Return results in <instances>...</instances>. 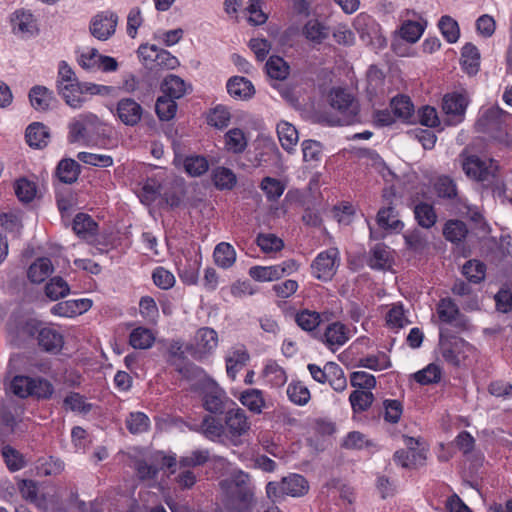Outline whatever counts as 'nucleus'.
I'll return each mask as SVG.
<instances>
[{
  "mask_svg": "<svg viewBox=\"0 0 512 512\" xmlns=\"http://www.w3.org/2000/svg\"><path fill=\"white\" fill-rule=\"evenodd\" d=\"M304 36L315 43H322L329 36V28L317 19L309 20L303 28Z\"/></svg>",
  "mask_w": 512,
  "mask_h": 512,
  "instance_id": "obj_40",
  "label": "nucleus"
},
{
  "mask_svg": "<svg viewBox=\"0 0 512 512\" xmlns=\"http://www.w3.org/2000/svg\"><path fill=\"white\" fill-rule=\"evenodd\" d=\"M12 30L15 34L30 37L36 31L33 15L29 11L16 10L11 16Z\"/></svg>",
  "mask_w": 512,
  "mask_h": 512,
  "instance_id": "obj_18",
  "label": "nucleus"
},
{
  "mask_svg": "<svg viewBox=\"0 0 512 512\" xmlns=\"http://www.w3.org/2000/svg\"><path fill=\"white\" fill-rule=\"evenodd\" d=\"M414 379L421 385L438 383L441 379V368L438 365L431 363L424 369L416 372L414 374Z\"/></svg>",
  "mask_w": 512,
  "mask_h": 512,
  "instance_id": "obj_56",
  "label": "nucleus"
},
{
  "mask_svg": "<svg viewBox=\"0 0 512 512\" xmlns=\"http://www.w3.org/2000/svg\"><path fill=\"white\" fill-rule=\"evenodd\" d=\"M267 75L275 80H284L288 77L290 67L288 63L279 56H270L265 64Z\"/></svg>",
  "mask_w": 512,
  "mask_h": 512,
  "instance_id": "obj_41",
  "label": "nucleus"
},
{
  "mask_svg": "<svg viewBox=\"0 0 512 512\" xmlns=\"http://www.w3.org/2000/svg\"><path fill=\"white\" fill-rule=\"evenodd\" d=\"M249 354L244 348L234 349L226 357L227 375L234 380L237 373L246 365Z\"/></svg>",
  "mask_w": 512,
  "mask_h": 512,
  "instance_id": "obj_31",
  "label": "nucleus"
},
{
  "mask_svg": "<svg viewBox=\"0 0 512 512\" xmlns=\"http://www.w3.org/2000/svg\"><path fill=\"white\" fill-rule=\"evenodd\" d=\"M439 350L443 359L449 365L459 367L465 364L474 348L464 339L449 335L446 329L440 328Z\"/></svg>",
  "mask_w": 512,
  "mask_h": 512,
  "instance_id": "obj_4",
  "label": "nucleus"
},
{
  "mask_svg": "<svg viewBox=\"0 0 512 512\" xmlns=\"http://www.w3.org/2000/svg\"><path fill=\"white\" fill-rule=\"evenodd\" d=\"M126 427L131 434H141L150 427V420L143 412H131L126 418Z\"/></svg>",
  "mask_w": 512,
  "mask_h": 512,
  "instance_id": "obj_49",
  "label": "nucleus"
},
{
  "mask_svg": "<svg viewBox=\"0 0 512 512\" xmlns=\"http://www.w3.org/2000/svg\"><path fill=\"white\" fill-rule=\"evenodd\" d=\"M14 189L17 198L24 203L31 202L36 195L35 184L25 178L17 180Z\"/></svg>",
  "mask_w": 512,
  "mask_h": 512,
  "instance_id": "obj_62",
  "label": "nucleus"
},
{
  "mask_svg": "<svg viewBox=\"0 0 512 512\" xmlns=\"http://www.w3.org/2000/svg\"><path fill=\"white\" fill-rule=\"evenodd\" d=\"M418 225L425 229L432 228L437 222V214L432 204L419 202L413 209Z\"/></svg>",
  "mask_w": 512,
  "mask_h": 512,
  "instance_id": "obj_26",
  "label": "nucleus"
},
{
  "mask_svg": "<svg viewBox=\"0 0 512 512\" xmlns=\"http://www.w3.org/2000/svg\"><path fill=\"white\" fill-rule=\"evenodd\" d=\"M277 135L282 148L292 153L299 140L297 129L287 121H280L277 124Z\"/></svg>",
  "mask_w": 512,
  "mask_h": 512,
  "instance_id": "obj_23",
  "label": "nucleus"
},
{
  "mask_svg": "<svg viewBox=\"0 0 512 512\" xmlns=\"http://www.w3.org/2000/svg\"><path fill=\"white\" fill-rule=\"evenodd\" d=\"M260 188L271 202L277 201L285 191V185L280 180L269 176L262 179Z\"/></svg>",
  "mask_w": 512,
  "mask_h": 512,
  "instance_id": "obj_47",
  "label": "nucleus"
},
{
  "mask_svg": "<svg viewBox=\"0 0 512 512\" xmlns=\"http://www.w3.org/2000/svg\"><path fill=\"white\" fill-rule=\"evenodd\" d=\"M64 405L73 412L87 414L92 409V404L86 402L85 398L76 392H70L64 399Z\"/></svg>",
  "mask_w": 512,
  "mask_h": 512,
  "instance_id": "obj_60",
  "label": "nucleus"
},
{
  "mask_svg": "<svg viewBox=\"0 0 512 512\" xmlns=\"http://www.w3.org/2000/svg\"><path fill=\"white\" fill-rule=\"evenodd\" d=\"M0 447L1 454L4 458V461L11 471H18L24 466V461L22 455L10 445H4V440L0 435Z\"/></svg>",
  "mask_w": 512,
  "mask_h": 512,
  "instance_id": "obj_48",
  "label": "nucleus"
},
{
  "mask_svg": "<svg viewBox=\"0 0 512 512\" xmlns=\"http://www.w3.org/2000/svg\"><path fill=\"white\" fill-rule=\"evenodd\" d=\"M213 182L215 186L221 190H230L236 184V175L229 168L217 167L213 171Z\"/></svg>",
  "mask_w": 512,
  "mask_h": 512,
  "instance_id": "obj_51",
  "label": "nucleus"
},
{
  "mask_svg": "<svg viewBox=\"0 0 512 512\" xmlns=\"http://www.w3.org/2000/svg\"><path fill=\"white\" fill-rule=\"evenodd\" d=\"M155 112L161 121L173 119L177 112V103L175 99L165 95L158 97L155 104Z\"/></svg>",
  "mask_w": 512,
  "mask_h": 512,
  "instance_id": "obj_46",
  "label": "nucleus"
},
{
  "mask_svg": "<svg viewBox=\"0 0 512 512\" xmlns=\"http://www.w3.org/2000/svg\"><path fill=\"white\" fill-rule=\"evenodd\" d=\"M340 258L337 248H329L317 255L312 263L313 275L322 281H329L335 275Z\"/></svg>",
  "mask_w": 512,
  "mask_h": 512,
  "instance_id": "obj_9",
  "label": "nucleus"
},
{
  "mask_svg": "<svg viewBox=\"0 0 512 512\" xmlns=\"http://www.w3.org/2000/svg\"><path fill=\"white\" fill-rule=\"evenodd\" d=\"M239 401L255 414H260L265 407L263 392L259 389H247L243 391L239 397Z\"/></svg>",
  "mask_w": 512,
  "mask_h": 512,
  "instance_id": "obj_39",
  "label": "nucleus"
},
{
  "mask_svg": "<svg viewBox=\"0 0 512 512\" xmlns=\"http://www.w3.org/2000/svg\"><path fill=\"white\" fill-rule=\"evenodd\" d=\"M49 137V129L43 123H31L26 129L25 138L30 147L43 148L47 146Z\"/></svg>",
  "mask_w": 512,
  "mask_h": 512,
  "instance_id": "obj_22",
  "label": "nucleus"
},
{
  "mask_svg": "<svg viewBox=\"0 0 512 512\" xmlns=\"http://www.w3.org/2000/svg\"><path fill=\"white\" fill-rule=\"evenodd\" d=\"M349 338V328L341 322H333L326 327L323 342L329 349L334 351L335 348L343 346Z\"/></svg>",
  "mask_w": 512,
  "mask_h": 512,
  "instance_id": "obj_16",
  "label": "nucleus"
},
{
  "mask_svg": "<svg viewBox=\"0 0 512 512\" xmlns=\"http://www.w3.org/2000/svg\"><path fill=\"white\" fill-rule=\"evenodd\" d=\"M224 140L225 149L233 154L243 153L248 145L244 132L239 128H233L227 131Z\"/></svg>",
  "mask_w": 512,
  "mask_h": 512,
  "instance_id": "obj_33",
  "label": "nucleus"
},
{
  "mask_svg": "<svg viewBox=\"0 0 512 512\" xmlns=\"http://www.w3.org/2000/svg\"><path fill=\"white\" fill-rule=\"evenodd\" d=\"M203 435L211 441H221L226 437L224 424L211 415L204 416L201 423Z\"/></svg>",
  "mask_w": 512,
  "mask_h": 512,
  "instance_id": "obj_29",
  "label": "nucleus"
},
{
  "mask_svg": "<svg viewBox=\"0 0 512 512\" xmlns=\"http://www.w3.org/2000/svg\"><path fill=\"white\" fill-rule=\"evenodd\" d=\"M357 366L374 371H381L391 367V362L385 353H380L379 355H368L360 358Z\"/></svg>",
  "mask_w": 512,
  "mask_h": 512,
  "instance_id": "obj_54",
  "label": "nucleus"
},
{
  "mask_svg": "<svg viewBox=\"0 0 512 512\" xmlns=\"http://www.w3.org/2000/svg\"><path fill=\"white\" fill-rule=\"evenodd\" d=\"M350 384L356 389L371 391L376 386V379L365 371H355L350 374Z\"/></svg>",
  "mask_w": 512,
  "mask_h": 512,
  "instance_id": "obj_59",
  "label": "nucleus"
},
{
  "mask_svg": "<svg viewBox=\"0 0 512 512\" xmlns=\"http://www.w3.org/2000/svg\"><path fill=\"white\" fill-rule=\"evenodd\" d=\"M56 89L65 103L73 109H80L88 100L87 96L82 95L81 82L79 81L59 86Z\"/></svg>",
  "mask_w": 512,
  "mask_h": 512,
  "instance_id": "obj_19",
  "label": "nucleus"
},
{
  "mask_svg": "<svg viewBox=\"0 0 512 512\" xmlns=\"http://www.w3.org/2000/svg\"><path fill=\"white\" fill-rule=\"evenodd\" d=\"M226 87L229 95L239 100L250 99L255 93V89L251 81L241 76L231 77L228 80Z\"/></svg>",
  "mask_w": 512,
  "mask_h": 512,
  "instance_id": "obj_21",
  "label": "nucleus"
},
{
  "mask_svg": "<svg viewBox=\"0 0 512 512\" xmlns=\"http://www.w3.org/2000/svg\"><path fill=\"white\" fill-rule=\"evenodd\" d=\"M33 384V378L17 375L11 381L10 389L14 395L26 398L31 395Z\"/></svg>",
  "mask_w": 512,
  "mask_h": 512,
  "instance_id": "obj_58",
  "label": "nucleus"
},
{
  "mask_svg": "<svg viewBox=\"0 0 512 512\" xmlns=\"http://www.w3.org/2000/svg\"><path fill=\"white\" fill-rule=\"evenodd\" d=\"M98 121L94 114H81L69 125V141L71 143L85 142L88 139L87 126Z\"/></svg>",
  "mask_w": 512,
  "mask_h": 512,
  "instance_id": "obj_17",
  "label": "nucleus"
},
{
  "mask_svg": "<svg viewBox=\"0 0 512 512\" xmlns=\"http://www.w3.org/2000/svg\"><path fill=\"white\" fill-rule=\"evenodd\" d=\"M374 401L371 391L355 389L349 396V402L354 413L367 411Z\"/></svg>",
  "mask_w": 512,
  "mask_h": 512,
  "instance_id": "obj_42",
  "label": "nucleus"
},
{
  "mask_svg": "<svg viewBox=\"0 0 512 512\" xmlns=\"http://www.w3.org/2000/svg\"><path fill=\"white\" fill-rule=\"evenodd\" d=\"M308 491V482L299 474H291L282 479V492L285 495L299 497Z\"/></svg>",
  "mask_w": 512,
  "mask_h": 512,
  "instance_id": "obj_27",
  "label": "nucleus"
},
{
  "mask_svg": "<svg viewBox=\"0 0 512 512\" xmlns=\"http://www.w3.org/2000/svg\"><path fill=\"white\" fill-rule=\"evenodd\" d=\"M330 105L340 114L342 125H350L358 121V101L344 89H334L330 92Z\"/></svg>",
  "mask_w": 512,
  "mask_h": 512,
  "instance_id": "obj_6",
  "label": "nucleus"
},
{
  "mask_svg": "<svg viewBox=\"0 0 512 512\" xmlns=\"http://www.w3.org/2000/svg\"><path fill=\"white\" fill-rule=\"evenodd\" d=\"M461 59L462 66L468 74L474 75L478 72L480 65V53L475 45L472 43H466L462 48Z\"/></svg>",
  "mask_w": 512,
  "mask_h": 512,
  "instance_id": "obj_35",
  "label": "nucleus"
},
{
  "mask_svg": "<svg viewBox=\"0 0 512 512\" xmlns=\"http://www.w3.org/2000/svg\"><path fill=\"white\" fill-rule=\"evenodd\" d=\"M17 337L21 340L35 337L39 347L52 354L59 353L64 345V337L57 329L46 326L35 319L20 323Z\"/></svg>",
  "mask_w": 512,
  "mask_h": 512,
  "instance_id": "obj_1",
  "label": "nucleus"
},
{
  "mask_svg": "<svg viewBox=\"0 0 512 512\" xmlns=\"http://www.w3.org/2000/svg\"><path fill=\"white\" fill-rule=\"evenodd\" d=\"M249 276L259 282L275 281L279 279L276 265L253 266L249 269Z\"/></svg>",
  "mask_w": 512,
  "mask_h": 512,
  "instance_id": "obj_63",
  "label": "nucleus"
},
{
  "mask_svg": "<svg viewBox=\"0 0 512 512\" xmlns=\"http://www.w3.org/2000/svg\"><path fill=\"white\" fill-rule=\"evenodd\" d=\"M184 168L189 175L197 177L207 172L209 165L203 156H190L185 159Z\"/></svg>",
  "mask_w": 512,
  "mask_h": 512,
  "instance_id": "obj_64",
  "label": "nucleus"
},
{
  "mask_svg": "<svg viewBox=\"0 0 512 512\" xmlns=\"http://www.w3.org/2000/svg\"><path fill=\"white\" fill-rule=\"evenodd\" d=\"M377 224L385 230L399 231L404 224L397 217L396 210L393 206L381 208L377 214Z\"/></svg>",
  "mask_w": 512,
  "mask_h": 512,
  "instance_id": "obj_36",
  "label": "nucleus"
},
{
  "mask_svg": "<svg viewBox=\"0 0 512 512\" xmlns=\"http://www.w3.org/2000/svg\"><path fill=\"white\" fill-rule=\"evenodd\" d=\"M459 157L462 169L469 179L481 183L484 187L495 183L498 165L494 159H482L477 155L468 154L466 151H463Z\"/></svg>",
  "mask_w": 512,
  "mask_h": 512,
  "instance_id": "obj_3",
  "label": "nucleus"
},
{
  "mask_svg": "<svg viewBox=\"0 0 512 512\" xmlns=\"http://www.w3.org/2000/svg\"><path fill=\"white\" fill-rule=\"evenodd\" d=\"M295 321L302 330L311 332L319 326L321 316L316 311L304 309L296 314Z\"/></svg>",
  "mask_w": 512,
  "mask_h": 512,
  "instance_id": "obj_50",
  "label": "nucleus"
},
{
  "mask_svg": "<svg viewBox=\"0 0 512 512\" xmlns=\"http://www.w3.org/2000/svg\"><path fill=\"white\" fill-rule=\"evenodd\" d=\"M391 108L394 115L405 121H411L414 112V106L410 98L405 95L394 97L391 101Z\"/></svg>",
  "mask_w": 512,
  "mask_h": 512,
  "instance_id": "obj_45",
  "label": "nucleus"
},
{
  "mask_svg": "<svg viewBox=\"0 0 512 512\" xmlns=\"http://www.w3.org/2000/svg\"><path fill=\"white\" fill-rule=\"evenodd\" d=\"M485 265L477 260H469L467 261L463 268L462 273L468 279L469 282L472 283H480L485 278Z\"/></svg>",
  "mask_w": 512,
  "mask_h": 512,
  "instance_id": "obj_55",
  "label": "nucleus"
},
{
  "mask_svg": "<svg viewBox=\"0 0 512 512\" xmlns=\"http://www.w3.org/2000/svg\"><path fill=\"white\" fill-rule=\"evenodd\" d=\"M468 99L464 94L452 93L443 98L442 109L447 115V122L450 125H456L463 120Z\"/></svg>",
  "mask_w": 512,
  "mask_h": 512,
  "instance_id": "obj_11",
  "label": "nucleus"
},
{
  "mask_svg": "<svg viewBox=\"0 0 512 512\" xmlns=\"http://www.w3.org/2000/svg\"><path fill=\"white\" fill-rule=\"evenodd\" d=\"M98 224L91 216L78 213L73 220V231L82 238L92 237L97 234Z\"/></svg>",
  "mask_w": 512,
  "mask_h": 512,
  "instance_id": "obj_32",
  "label": "nucleus"
},
{
  "mask_svg": "<svg viewBox=\"0 0 512 512\" xmlns=\"http://www.w3.org/2000/svg\"><path fill=\"white\" fill-rule=\"evenodd\" d=\"M70 291L68 283L61 277L56 276L50 279L45 286V294L51 300H58L65 297Z\"/></svg>",
  "mask_w": 512,
  "mask_h": 512,
  "instance_id": "obj_52",
  "label": "nucleus"
},
{
  "mask_svg": "<svg viewBox=\"0 0 512 512\" xmlns=\"http://www.w3.org/2000/svg\"><path fill=\"white\" fill-rule=\"evenodd\" d=\"M118 16L112 11H103L96 14L90 21V33L100 41L108 40L116 30Z\"/></svg>",
  "mask_w": 512,
  "mask_h": 512,
  "instance_id": "obj_10",
  "label": "nucleus"
},
{
  "mask_svg": "<svg viewBox=\"0 0 512 512\" xmlns=\"http://www.w3.org/2000/svg\"><path fill=\"white\" fill-rule=\"evenodd\" d=\"M194 342L187 350L196 360H202L217 348L218 334L213 328L202 327L197 330Z\"/></svg>",
  "mask_w": 512,
  "mask_h": 512,
  "instance_id": "obj_8",
  "label": "nucleus"
},
{
  "mask_svg": "<svg viewBox=\"0 0 512 512\" xmlns=\"http://www.w3.org/2000/svg\"><path fill=\"white\" fill-rule=\"evenodd\" d=\"M248 475L240 472L232 479L220 482L225 491L224 507L229 512H249L252 506L253 493L248 487Z\"/></svg>",
  "mask_w": 512,
  "mask_h": 512,
  "instance_id": "obj_2",
  "label": "nucleus"
},
{
  "mask_svg": "<svg viewBox=\"0 0 512 512\" xmlns=\"http://www.w3.org/2000/svg\"><path fill=\"white\" fill-rule=\"evenodd\" d=\"M53 270L51 260L47 257H41L30 265L27 276L31 282L39 284L48 278Z\"/></svg>",
  "mask_w": 512,
  "mask_h": 512,
  "instance_id": "obj_25",
  "label": "nucleus"
},
{
  "mask_svg": "<svg viewBox=\"0 0 512 512\" xmlns=\"http://www.w3.org/2000/svg\"><path fill=\"white\" fill-rule=\"evenodd\" d=\"M215 263L223 268H230L236 261V252L234 247L227 243L221 242L216 245L213 253Z\"/></svg>",
  "mask_w": 512,
  "mask_h": 512,
  "instance_id": "obj_38",
  "label": "nucleus"
},
{
  "mask_svg": "<svg viewBox=\"0 0 512 512\" xmlns=\"http://www.w3.org/2000/svg\"><path fill=\"white\" fill-rule=\"evenodd\" d=\"M195 389L202 395L204 409L211 414H223L230 406H236L224 389L211 378L203 379L201 386Z\"/></svg>",
  "mask_w": 512,
  "mask_h": 512,
  "instance_id": "obj_5",
  "label": "nucleus"
},
{
  "mask_svg": "<svg viewBox=\"0 0 512 512\" xmlns=\"http://www.w3.org/2000/svg\"><path fill=\"white\" fill-rule=\"evenodd\" d=\"M155 341V337L150 329L137 327L130 333L129 343L135 349H148Z\"/></svg>",
  "mask_w": 512,
  "mask_h": 512,
  "instance_id": "obj_44",
  "label": "nucleus"
},
{
  "mask_svg": "<svg viewBox=\"0 0 512 512\" xmlns=\"http://www.w3.org/2000/svg\"><path fill=\"white\" fill-rule=\"evenodd\" d=\"M437 314L441 322L465 329L468 321L451 298H443L437 304Z\"/></svg>",
  "mask_w": 512,
  "mask_h": 512,
  "instance_id": "obj_12",
  "label": "nucleus"
},
{
  "mask_svg": "<svg viewBox=\"0 0 512 512\" xmlns=\"http://www.w3.org/2000/svg\"><path fill=\"white\" fill-rule=\"evenodd\" d=\"M404 239L408 248L417 253L423 252L429 245L427 234L418 229L407 233Z\"/></svg>",
  "mask_w": 512,
  "mask_h": 512,
  "instance_id": "obj_57",
  "label": "nucleus"
},
{
  "mask_svg": "<svg viewBox=\"0 0 512 512\" xmlns=\"http://www.w3.org/2000/svg\"><path fill=\"white\" fill-rule=\"evenodd\" d=\"M438 26L449 43H454L458 40L460 35L459 26L450 16H442L439 20Z\"/></svg>",
  "mask_w": 512,
  "mask_h": 512,
  "instance_id": "obj_61",
  "label": "nucleus"
},
{
  "mask_svg": "<svg viewBox=\"0 0 512 512\" xmlns=\"http://www.w3.org/2000/svg\"><path fill=\"white\" fill-rule=\"evenodd\" d=\"M224 413L226 438L236 444V440L250 430V422L246 412L240 407H229Z\"/></svg>",
  "mask_w": 512,
  "mask_h": 512,
  "instance_id": "obj_7",
  "label": "nucleus"
},
{
  "mask_svg": "<svg viewBox=\"0 0 512 512\" xmlns=\"http://www.w3.org/2000/svg\"><path fill=\"white\" fill-rule=\"evenodd\" d=\"M31 106L37 111H47L51 104L56 101L53 91L45 86L36 85L29 91Z\"/></svg>",
  "mask_w": 512,
  "mask_h": 512,
  "instance_id": "obj_20",
  "label": "nucleus"
},
{
  "mask_svg": "<svg viewBox=\"0 0 512 512\" xmlns=\"http://www.w3.org/2000/svg\"><path fill=\"white\" fill-rule=\"evenodd\" d=\"M468 229L466 224L460 220H449L443 228V235L447 241L459 243L467 236Z\"/></svg>",
  "mask_w": 512,
  "mask_h": 512,
  "instance_id": "obj_43",
  "label": "nucleus"
},
{
  "mask_svg": "<svg viewBox=\"0 0 512 512\" xmlns=\"http://www.w3.org/2000/svg\"><path fill=\"white\" fill-rule=\"evenodd\" d=\"M161 90L165 96L180 99L186 93V83L177 75H168L161 84Z\"/></svg>",
  "mask_w": 512,
  "mask_h": 512,
  "instance_id": "obj_37",
  "label": "nucleus"
},
{
  "mask_svg": "<svg viewBox=\"0 0 512 512\" xmlns=\"http://www.w3.org/2000/svg\"><path fill=\"white\" fill-rule=\"evenodd\" d=\"M289 400L299 406H303L310 400L309 389L301 382L290 383L287 387Z\"/></svg>",
  "mask_w": 512,
  "mask_h": 512,
  "instance_id": "obj_53",
  "label": "nucleus"
},
{
  "mask_svg": "<svg viewBox=\"0 0 512 512\" xmlns=\"http://www.w3.org/2000/svg\"><path fill=\"white\" fill-rule=\"evenodd\" d=\"M80 172L78 162L71 158H65L58 163L55 174L62 183L72 184L77 181Z\"/></svg>",
  "mask_w": 512,
  "mask_h": 512,
  "instance_id": "obj_24",
  "label": "nucleus"
},
{
  "mask_svg": "<svg viewBox=\"0 0 512 512\" xmlns=\"http://www.w3.org/2000/svg\"><path fill=\"white\" fill-rule=\"evenodd\" d=\"M424 460V453L414 448H409L408 450L401 449L394 453L395 463L403 468H414L418 465H422Z\"/></svg>",
  "mask_w": 512,
  "mask_h": 512,
  "instance_id": "obj_34",
  "label": "nucleus"
},
{
  "mask_svg": "<svg viewBox=\"0 0 512 512\" xmlns=\"http://www.w3.org/2000/svg\"><path fill=\"white\" fill-rule=\"evenodd\" d=\"M368 265L372 269L385 270L390 267V251L389 248L383 244L378 243L370 250Z\"/></svg>",
  "mask_w": 512,
  "mask_h": 512,
  "instance_id": "obj_30",
  "label": "nucleus"
},
{
  "mask_svg": "<svg viewBox=\"0 0 512 512\" xmlns=\"http://www.w3.org/2000/svg\"><path fill=\"white\" fill-rule=\"evenodd\" d=\"M143 115L142 106L132 98H122L116 106V116L127 126L137 125Z\"/></svg>",
  "mask_w": 512,
  "mask_h": 512,
  "instance_id": "obj_14",
  "label": "nucleus"
},
{
  "mask_svg": "<svg viewBox=\"0 0 512 512\" xmlns=\"http://www.w3.org/2000/svg\"><path fill=\"white\" fill-rule=\"evenodd\" d=\"M433 189L437 197L449 201L454 205L466 206L464 199L460 196L456 182L449 176L442 175L435 179Z\"/></svg>",
  "mask_w": 512,
  "mask_h": 512,
  "instance_id": "obj_13",
  "label": "nucleus"
},
{
  "mask_svg": "<svg viewBox=\"0 0 512 512\" xmlns=\"http://www.w3.org/2000/svg\"><path fill=\"white\" fill-rule=\"evenodd\" d=\"M171 365L183 378L187 380H198L196 388L201 386L203 379L209 378L202 368L188 360L182 362L171 361Z\"/></svg>",
  "mask_w": 512,
  "mask_h": 512,
  "instance_id": "obj_28",
  "label": "nucleus"
},
{
  "mask_svg": "<svg viewBox=\"0 0 512 512\" xmlns=\"http://www.w3.org/2000/svg\"><path fill=\"white\" fill-rule=\"evenodd\" d=\"M139 54L145 59H150L156 63L157 66L166 69H175L179 66L178 59L173 56L169 51L158 49L156 46L141 45L138 50Z\"/></svg>",
  "mask_w": 512,
  "mask_h": 512,
  "instance_id": "obj_15",
  "label": "nucleus"
}]
</instances>
